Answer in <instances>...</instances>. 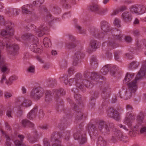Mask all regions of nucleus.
Here are the masks:
<instances>
[{
	"label": "nucleus",
	"mask_w": 146,
	"mask_h": 146,
	"mask_svg": "<svg viewBox=\"0 0 146 146\" xmlns=\"http://www.w3.org/2000/svg\"><path fill=\"white\" fill-rule=\"evenodd\" d=\"M138 73L134 80L127 84L128 89L126 90H124L120 92L117 94V96H119L121 98L125 100H127L130 98L132 96V93H134L137 90V80L141 78L142 77L139 75L138 76Z\"/></svg>",
	"instance_id": "obj_1"
},
{
	"label": "nucleus",
	"mask_w": 146,
	"mask_h": 146,
	"mask_svg": "<svg viewBox=\"0 0 146 146\" xmlns=\"http://www.w3.org/2000/svg\"><path fill=\"white\" fill-rule=\"evenodd\" d=\"M100 27L104 33L100 31V30L95 28L92 29L91 34L95 37L101 38H103L105 35V33L110 31L111 30L110 25L107 21L103 20L100 23Z\"/></svg>",
	"instance_id": "obj_2"
},
{
	"label": "nucleus",
	"mask_w": 146,
	"mask_h": 146,
	"mask_svg": "<svg viewBox=\"0 0 146 146\" xmlns=\"http://www.w3.org/2000/svg\"><path fill=\"white\" fill-rule=\"evenodd\" d=\"M5 46H6L8 51V54L9 57L11 59H15V56L17 54V51L19 49L18 46L15 44L11 45L10 41L6 38L2 40H0V47Z\"/></svg>",
	"instance_id": "obj_3"
},
{
	"label": "nucleus",
	"mask_w": 146,
	"mask_h": 146,
	"mask_svg": "<svg viewBox=\"0 0 146 146\" xmlns=\"http://www.w3.org/2000/svg\"><path fill=\"white\" fill-rule=\"evenodd\" d=\"M121 33V31L117 29H115L113 30V34L108 38V48L111 50L118 46V44L116 42V41L120 42L121 40L123 35Z\"/></svg>",
	"instance_id": "obj_4"
},
{
	"label": "nucleus",
	"mask_w": 146,
	"mask_h": 146,
	"mask_svg": "<svg viewBox=\"0 0 146 146\" xmlns=\"http://www.w3.org/2000/svg\"><path fill=\"white\" fill-rule=\"evenodd\" d=\"M65 91L62 88L54 89L52 92L47 91L45 93V101L47 102H50L52 100V98L54 97L56 102H61V95H65Z\"/></svg>",
	"instance_id": "obj_5"
},
{
	"label": "nucleus",
	"mask_w": 146,
	"mask_h": 146,
	"mask_svg": "<svg viewBox=\"0 0 146 146\" xmlns=\"http://www.w3.org/2000/svg\"><path fill=\"white\" fill-rule=\"evenodd\" d=\"M44 92L42 88L40 86H35L31 91L30 96L35 100H38L43 96Z\"/></svg>",
	"instance_id": "obj_6"
},
{
	"label": "nucleus",
	"mask_w": 146,
	"mask_h": 146,
	"mask_svg": "<svg viewBox=\"0 0 146 146\" xmlns=\"http://www.w3.org/2000/svg\"><path fill=\"white\" fill-rule=\"evenodd\" d=\"M83 77L82 74L80 73H77L75 75L74 78L69 79L68 82V84L69 86L75 85L78 88H84V86H82L80 84L81 79Z\"/></svg>",
	"instance_id": "obj_7"
},
{
	"label": "nucleus",
	"mask_w": 146,
	"mask_h": 146,
	"mask_svg": "<svg viewBox=\"0 0 146 146\" xmlns=\"http://www.w3.org/2000/svg\"><path fill=\"white\" fill-rule=\"evenodd\" d=\"M97 126L98 130L100 131L101 133L106 136L110 133L109 128L106 122L103 120H100L98 123Z\"/></svg>",
	"instance_id": "obj_8"
},
{
	"label": "nucleus",
	"mask_w": 146,
	"mask_h": 146,
	"mask_svg": "<svg viewBox=\"0 0 146 146\" xmlns=\"http://www.w3.org/2000/svg\"><path fill=\"white\" fill-rule=\"evenodd\" d=\"M68 101L69 102L71 108L74 111V113L75 116L76 120H80L82 119L83 117V113L80 110L78 106L70 99H68Z\"/></svg>",
	"instance_id": "obj_9"
},
{
	"label": "nucleus",
	"mask_w": 146,
	"mask_h": 146,
	"mask_svg": "<svg viewBox=\"0 0 146 146\" xmlns=\"http://www.w3.org/2000/svg\"><path fill=\"white\" fill-rule=\"evenodd\" d=\"M38 40L37 38L31 33H28V43L29 45V48L33 52L37 47Z\"/></svg>",
	"instance_id": "obj_10"
},
{
	"label": "nucleus",
	"mask_w": 146,
	"mask_h": 146,
	"mask_svg": "<svg viewBox=\"0 0 146 146\" xmlns=\"http://www.w3.org/2000/svg\"><path fill=\"white\" fill-rule=\"evenodd\" d=\"M62 135L61 133L58 132H54L52 133L50 139L51 142H54V143L52 144V146H64L61 145L60 140L59 139L62 137Z\"/></svg>",
	"instance_id": "obj_11"
},
{
	"label": "nucleus",
	"mask_w": 146,
	"mask_h": 146,
	"mask_svg": "<svg viewBox=\"0 0 146 146\" xmlns=\"http://www.w3.org/2000/svg\"><path fill=\"white\" fill-rule=\"evenodd\" d=\"M73 136L75 140H79L80 144H83L87 142L86 134H82V132L79 130H78L76 132L74 133Z\"/></svg>",
	"instance_id": "obj_12"
},
{
	"label": "nucleus",
	"mask_w": 146,
	"mask_h": 146,
	"mask_svg": "<svg viewBox=\"0 0 146 146\" xmlns=\"http://www.w3.org/2000/svg\"><path fill=\"white\" fill-rule=\"evenodd\" d=\"M108 116L112 118L116 121H118L120 119V115L119 113L113 108H110L107 111Z\"/></svg>",
	"instance_id": "obj_13"
},
{
	"label": "nucleus",
	"mask_w": 146,
	"mask_h": 146,
	"mask_svg": "<svg viewBox=\"0 0 146 146\" xmlns=\"http://www.w3.org/2000/svg\"><path fill=\"white\" fill-rule=\"evenodd\" d=\"M84 54L81 51L76 52L74 54L73 58V64L76 66L81 62V59L84 58Z\"/></svg>",
	"instance_id": "obj_14"
},
{
	"label": "nucleus",
	"mask_w": 146,
	"mask_h": 146,
	"mask_svg": "<svg viewBox=\"0 0 146 146\" xmlns=\"http://www.w3.org/2000/svg\"><path fill=\"white\" fill-rule=\"evenodd\" d=\"M81 82L80 83L81 85L83 86H84V88H79L82 91L84 92L86 90V88H92L93 86V85L92 83H91L88 80H86V79L83 80L82 78L81 79Z\"/></svg>",
	"instance_id": "obj_15"
},
{
	"label": "nucleus",
	"mask_w": 146,
	"mask_h": 146,
	"mask_svg": "<svg viewBox=\"0 0 146 146\" xmlns=\"http://www.w3.org/2000/svg\"><path fill=\"white\" fill-rule=\"evenodd\" d=\"M101 96L102 98L106 100L109 98L111 93V90L109 87H105L102 89Z\"/></svg>",
	"instance_id": "obj_16"
},
{
	"label": "nucleus",
	"mask_w": 146,
	"mask_h": 146,
	"mask_svg": "<svg viewBox=\"0 0 146 146\" xmlns=\"http://www.w3.org/2000/svg\"><path fill=\"white\" fill-rule=\"evenodd\" d=\"M97 124L96 125L91 123H89L87 127L89 133L92 132L94 134H97L98 131Z\"/></svg>",
	"instance_id": "obj_17"
},
{
	"label": "nucleus",
	"mask_w": 146,
	"mask_h": 146,
	"mask_svg": "<svg viewBox=\"0 0 146 146\" xmlns=\"http://www.w3.org/2000/svg\"><path fill=\"white\" fill-rule=\"evenodd\" d=\"M44 24H42L39 28L37 29L36 32L38 36H42L45 34V33L48 30V28L47 27L44 26Z\"/></svg>",
	"instance_id": "obj_18"
},
{
	"label": "nucleus",
	"mask_w": 146,
	"mask_h": 146,
	"mask_svg": "<svg viewBox=\"0 0 146 146\" xmlns=\"http://www.w3.org/2000/svg\"><path fill=\"white\" fill-rule=\"evenodd\" d=\"M38 107L35 106L28 113V119H33L36 116L38 111Z\"/></svg>",
	"instance_id": "obj_19"
},
{
	"label": "nucleus",
	"mask_w": 146,
	"mask_h": 146,
	"mask_svg": "<svg viewBox=\"0 0 146 146\" xmlns=\"http://www.w3.org/2000/svg\"><path fill=\"white\" fill-rule=\"evenodd\" d=\"M0 67L1 68V71L3 72H5L8 69L5 63V59L1 55V51H0Z\"/></svg>",
	"instance_id": "obj_20"
},
{
	"label": "nucleus",
	"mask_w": 146,
	"mask_h": 146,
	"mask_svg": "<svg viewBox=\"0 0 146 146\" xmlns=\"http://www.w3.org/2000/svg\"><path fill=\"white\" fill-rule=\"evenodd\" d=\"M122 17L125 22H129L132 20V17L131 14L129 12H125L122 15Z\"/></svg>",
	"instance_id": "obj_21"
},
{
	"label": "nucleus",
	"mask_w": 146,
	"mask_h": 146,
	"mask_svg": "<svg viewBox=\"0 0 146 146\" xmlns=\"http://www.w3.org/2000/svg\"><path fill=\"white\" fill-rule=\"evenodd\" d=\"M89 44L92 49H96L100 46V43L97 40L92 39L90 40Z\"/></svg>",
	"instance_id": "obj_22"
},
{
	"label": "nucleus",
	"mask_w": 146,
	"mask_h": 146,
	"mask_svg": "<svg viewBox=\"0 0 146 146\" xmlns=\"http://www.w3.org/2000/svg\"><path fill=\"white\" fill-rule=\"evenodd\" d=\"M100 7L97 4L93 3L88 7V9L91 11L96 12L97 13Z\"/></svg>",
	"instance_id": "obj_23"
},
{
	"label": "nucleus",
	"mask_w": 146,
	"mask_h": 146,
	"mask_svg": "<svg viewBox=\"0 0 146 146\" xmlns=\"http://www.w3.org/2000/svg\"><path fill=\"white\" fill-rule=\"evenodd\" d=\"M114 135L116 136L118 140L121 141H124L126 137L123 135V134L121 131L119 130L115 131L114 133Z\"/></svg>",
	"instance_id": "obj_24"
},
{
	"label": "nucleus",
	"mask_w": 146,
	"mask_h": 146,
	"mask_svg": "<svg viewBox=\"0 0 146 146\" xmlns=\"http://www.w3.org/2000/svg\"><path fill=\"white\" fill-rule=\"evenodd\" d=\"M134 76V74L133 73H127L123 80V83L126 84L132 80L133 77Z\"/></svg>",
	"instance_id": "obj_25"
},
{
	"label": "nucleus",
	"mask_w": 146,
	"mask_h": 146,
	"mask_svg": "<svg viewBox=\"0 0 146 146\" xmlns=\"http://www.w3.org/2000/svg\"><path fill=\"white\" fill-rule=\"evenodd\" d=\"M67 126V123L66 122V120L64 118L61 119L60 123L58 125V127L61 129H64L65 128H66Z\"/></svg>",
	"instance_id": "obj_26"
},
{
	"label": "nucleus",
	"mask_w": 146,
	"mask_h": 146,
	"mask_svg": "<svg viewBox=\"0 0 146 146\" xmlns=\"http://www.w3.org/2000/svg\"><path fill=\"white\" fill-rule=\"evenodd\" d=\"M101 77V75L98 73L95 72H93L92 73L90 80L97 82L100 79Z\"/></svg>",
	"instance_id": "obj_27"
},
{
	"label": "nucleus",
	"mask_w": 146,
	"mask_h": 146,
	"mask_svg": "<svg viewBox=\"0 0 146 146\" xmlns=\"http://www.w3.org/2000/svg\"><path fill=\"white\" fill-rule=\"evenodd\" d=\"M138 76L140 75L142 77L144 75H146V60L145 64L142 65L141 69L138 72Z\"/></svg>",
	"instance_id": "obj_28"
},
{
	"label": "nucleus",
	"mask_w": 146,
	"mask_h": 146,
	"mask_svg": "<svg viewBox=\"0 0 146 146\" xmlns=\"http://www.w3.org/2000/svg\"><path fill=\"white\" fill-rule=\"evenodd\" d=\"M110 67L111 66L110 64L105 65L101 70V73L103 75L106 74L109 72Z\"/></svg>",
	"instance_id": "obj_29"
},
{
	"label": "nucleus",
	"mask_w": 146,
	"mask_h": 146,
	"mask_svg": "<svg viewBox=\"0 0 146 146\" xmlns=\"http://www.w3.org/2000/svg\"><path fill=\"white\" fill-rule=\"evenodd\" d=\"M97 143L98 145L101 146H106L107 144V142L101 137H98L97 140Z\"/></svg>",
	"instance_id": "obj_30"
},
{
	"label": "nucleus",
	"mask_w": 146,
	"mask_h": 146,
	"mask_svg": "<svg viewBox=\"0 0 146 146\" xmlns=\"http://www.w3.org/2000/svg\"><path fill=\"white\" fill-rule=\"evenodd\" d=\"M56 81L55 79L49 78L47 80V83L50 87L54 86L56 84Z\"/></svg>",
	"instance_id": "obj_31"
},
{
	"label": "nucleus",
	"mask_w": 146,
	"mask_h": 146,
	"mask_svg": "<svg viewBox=\"0 0 146 146\" xmlns=\"http://www.w3.org/2000/svg\"><path fill=\"white\" fill-rule=\"evenodd\" d=\"M91 65L94 68H96L98 66V62L95 56H92L90 61Z\"/></svg>",
	"instance_id": "obj_32"
},
{
	"label": "nucleus",
	"mask_w": 146,
	"mask_h": 146,
	"mask_svg": "<svg viewBox=\"0 0 146 146\" xmlns=\"http://www.w3.org/2000/svg\"><path fill=\"white\" fill-rule=\"evenodd\" d=\"M44 0H38L37 2L36 1H34L33 2V4H28V6L31 8H32L34 6L36 5L37 7H39L40 5L43 3L44 2Z\"/></svg>",
	"instance_id": "obj_33"
},
{
	"label": "nucleus",
	"mask_w": 146,
	"mask_h": 146,
	"mask_svg": "<svg viewBox=\"0 0 146 146\" xmlns=\"http://www.w3.org/2000/svg\"><path fill=\"white\" fill-rule=\"evenodd\" d=\"M137 45L139 48H142L144 47V46H146V40L143 39L140 41H138Z\"/></svg>",
	"instance_id": "obj_34"
},
{
	"label": "nucleus",
	"mask_w": 146,
	"mask_h": 146,
	"mask_svg": "<svg viewBox=\"0 0 146 146\" xmlns=\"http://www.w3.org/2000/svg\"><path fill=\"white\" fill-rule=\"evenodd\" d=\"M43 43L45 46L46 48L51 46V42L50 40L48 38H44Z\"/></svg>",
	"instance_id": "obj_35"
},
{
	"label": "nucleus",
	"mask_w": 146,
	"mask_h": 146,
	"mask_svg": "<svg viewBox=\"0 0 146 146\" xmlns=\"http://www.w3.org/2000/svg\"><path fill=\"white\" fill-rule=\"evenodd\" d=\"M13 25L11 23H8L7 25H6L7 29L10 31V35H13L14 34V31L12 29Z\"/></svg>",
	"instance_id": "obj_36"
},
{
	"label": "nucleus",
	"mask_w": 146,
	"mask_h": 146,
	"mask_svg": "<svg viewBox=\"0 0 146 146\" xmlns=\"http://www.w3.org/2000/svg\"><path fill=\"white\" fill-rule=\"evenodd\" d=\"M70 0H62L61 3L64 7L68 8L70 7Z\"/></svg>",
	"instance_id": "obj_37"
},
{
	"label": "nucleus",
	"mask_w": 146,
	"mask_h": 146,
	"mask_svg": "<svg viewBox=\"0 0 146 146\" xmlns=\"http://www.w3.org/2000/svg\"><path fill=\"white\" fill-rule=\"evenodd\" d=\"M138 10L137 11V15H141L144 13L146 11V8L143 6L138 7Z\"/></svg>",
	"instance_id": "obj_38"
},
{
	"label": "nucleus",
	"mask_w": 146,
	"mask_h": 146,
	"mask_svg": "<svg viewBox=\"0 0 146 146\" xmlns=\"http://www.w3.org/2000/svg\"><path fill=\"white\" fill-rule=\"evenodd\" d=\"M74 97L75 99H76V102L79 104H81L82 102L81 96L77 93L74 94Z\"/></svg>",
	"instance_id": "obj_39"
},
{
	"label": "nucleus",
	"mask_w": 146,
	"mask_h": 146,
	"mask_svg": "<svg viewBox=\"0 0 146 146\" xmlns=\"http://www.w3.org/2000/svg\"><path fill=\"white\" fill-rule=\"evenodd\" d=\"M139 65V63L137 61H135L132 62L129 66V68L131 69L136 68L138 67Z\"/></svg>",
	"instance_id": "obj_40"
},
{
	"label": "nucleus",
	"mask_w": 146,
	"mask_h": 146,
	"mask_svg": "<svg viewBox=\"0 0 146 146\" xmlns=\"http://www.w3.org/2000/svg\"><path fill=\"white\" fill-rule=\"evenodd\" d=\"M92 73V72H90L88 70H86L83 73L84 76L86 78L90 79Z\"/></svg>",
	"instance_id": "obj_41"
},
{
	"label": "nucleus",
	"mask_w": 146,
	"mask_h": 146,
	"mask_svg": "<svg viewBox=\"0 0 146 146\" xmlns=\"http://www.w3.org/2000/svg\"><path fill=\"white\" fill-rule=\"evenodd\" d=\"M10 31L7 29V30H2L0 33L1 35L3 36H7L8 37L12 36L10 35Z\"/></svg>",
	"instance_id": "obj_42"
},
{
	"label": "nucleus",
	"mask_w": 146,
	"mask_h": 146,
	"mask_svg": "<svg viewBox=\"0 0 146 146\" xmlns=\"http://www.w3.org/2000/svg\"><path fill=\"white\" fill-rule=\"evenodd\" d=\"M96 101V98L93 96H92L89 101V105L91 106V108H92L95 106Z\"/></svg>",
	"instance_id": "obj_43"
},
{
	"label": "nucleus",
	"mask_w": 146,
	"mask_h": 146,
	"mask_svg": "<svg viewBox=\"0 0 146 146\" xmlns=\"http://www.w3.org/2000/svg\"><path fill=\"white\" fill-rule=\"evenodd\" d=\"M28 126L33 128V132L34 133V135L35 136H37V131L36 129H34L33 127L34 126V125L33 123L28 120Z\"/></svg>",
	"instance_id": "obj_44"
},
{
	"label": "nucleus",
	"mask_w": 146,
	"mask_h": 146,
	"mask_svg": "<svg viewBox=\"0 0 146 146\" xmlns=\"http://www.w3.org/2000/svg\"><path fill=\"white\" fill-rule=\"evenodd\" d=\"M140 128V133L146 135V125H141Z\"/></svg>",
	"instance_id": "obj_45"
},
{
	"label": "nucleus",
	"mask_w": 146,
	"mask_h": 146,
	"mask_svg": "<svg viewBox=\"0 0 146 146\" xmlns=\"http://www.w3.org/2000/svg\"><path fill=\"white\" fill-rule=\"evenodd\" d=\"M118 70V68L115 65L111 67L110 68V72L112 75H114L115 72Z\"/></svg>",
	"instance_id": "obj_46"
},
{
	"label": "nucleus",
	"mask_w": 146,
	"mask_h": 146,
	"mask_svg": "<svg viewBox=\"0 0 146 146\" xmlns=\"http://www.w3.org/2000/svg\"><path fill=\"white\" fill-rule=\"evenodd\" d=\"M10 12L12 14L17 16L19 14L20 11L18 9H12L10 10Z\"/></svg>",
	"instance_id": "obj_47"
},
{
	"label": "nucleus",
	"mask_w": 146,
	"mask_h": 146,
	"mask_svg": "<svg viewBox=\"0 0 146 146\" xmlns=\"http://www.w3.org/2000/svg\"><path fill=\"white\" fill-rule=\"evenodd\" d=\"M53 11L56 13L59 14L61 12L60 8L57 5H54L53 7Z\"/></svg>",
	"instance_id": "obj_48"
},
{
	"label": "nucleus",
	"mask_w": 146,
	"mask_h": 146,
	"mask_svg": "<svg viewBox=\"0 0 146 146\" xmlns=\"http://www.w3.org/2000/svg\"><path fill=\"white\" fill-rule=\"evenodd\" d=\"M107 9H102L100 7L99 10L97 13L101 15H103L105 14V13L107 12Z\"/></svg>",
	"instance_id": "obj_49"
},
{
	"label": "nucleus",
	"mask_w": 146,
	"mask_h": 146,
	"mask_svg": "<svg viewBox=\"0 0 146 146\" xmlns=\"http://www.w3.org/2000/svg\"><path fill=\"white\" fill-rule=\"evenodd\" d=\"M22 12L24 15H27V5H23L21 7Z\"/></svg>",
	"instance_id": "obj_50"
},
{
	"label": "nucleus",
	"mask_w": 146,
	"mask_h": 146,
	"mask_svg": "<svg viewBox=\"0 0 146 146\" xmlns=\"http://www.w3.org/2000/svg\"><path fill=\"white\" fill-rule=\"evenodd\" d=\"M124 123L129 126H131L132 125V122L130 120V119L127 117H125Z\"/></svg>",
	"instance_id": "obj_51"
},
{
	"label": "nucleus",
	"mask_w": 146,
	"mask_h": 146,
	"mask_svg": "<svg viewBox=\"0 0 146 146\" xmlns=\"http://www.w3.org/2000/svg\"><path fill=\"white\" fill-rule=\"evenodd\" d=\"M35 72V68L34 66L32 65L28 68V73L34 74Z\"/></svg>",
	"instance_id": "obj_52"
},
{
	"label": "nucleus",
	"mask_w": 146,
	"mask_h": 146,
	"mask_svg": "<svg viewBox=\"0 0 146 146\" xmlns=\"http://www.w3.org/2000/svg\"><path fill=\"white\" fill-rule=\"evenodd\" d=\"M66 46L68 48H72L75 47L76 44L74 42H69L66 44Z\"/></svg>",
	"instance_id": "obj_53"
},
{
	"label": "nucleus",
	"mask_w": 146,
	"mask_h": 146,
	"mask_svg": "<svg viewBox=\"0 0 146 146\" xmlns=\"http://www.w3.org/2000/svg\"><path fill=\"white\" fill-rule=\"evenodd\" d=\"M44 115V113L43 112L42 110L40 109L39 110L38 112V118L39 119H41L43 117Z\"/></svg>",
	"instance_id": "obj_54"
},
{
	"label": "nucleus",
	"mask_w": 146,
	"mask_h": 146,
	"mask_svg": "<svg viewBox=\"0 0 146 146\" xmlns=\"http://www.w3.org/2000/svg\"><path fill=\"white\" fill-rule=\"evenodd\" d=\"M28 140L30 143H33L36 141V139L34 137H32L31 135H28Z\"/></svg>",
	"instance_id": "obj_55"
},
{
	"label": "nucleus",
	"mask_w": 146,
	"mask_h": 146,
	"mask_svg": "<svg viewBox=\"0 0 146 146\" xmlns=\"http://www.w3.org/2000/svg\"><path fill=\"white\" fill-rule=\"evenodd\" d=\"M14 143L15 146H26L22 142L18 140L15 141Z\"/></svg>",
	"instance_id": "obj_56"
},
{
	"label": "nucleus",
	"mask_w": 146,
	"mask_h": 146,
	"mask_svg": "<svg viewBox=\"0 0 146 146\" xmlns=\"http://www.w3.org/2000/svg\"><path fill=\"white\" fill-rule=\"evenodd\" d=\"M60 78V79L62 78H64L62 80L64 81V82L65 84L66 85L67 84H68V82L69 81L68 80V76L66 75H64L62 77H61Z\"/></svg>",
	"instance_id": "obj_57"
},
{
	"label": "nucleus",
	"mask_w": 146,
	"mask_h": 146,
	"mask_svg": "<svg viewBox=\"0 0 146 146\" xmlns=\"http://www.w3.org/2000/svg\"><path fill=\"white\" fill-rule=\"evenodd\" d=\"M130 9L131 12H133L137 14V11L138 10V7L135 5H134L131 6L130 8Z\"/></svg>",
	"instance_id": "obj_58"
},
{
	"label": "nucleus",
	"mask_w": 146,
	"mask_h": 146,
	"mask_svg": "<svg viewBox=\"0 0 146 146\" xmlns=\"http://www.w3.org/2000/svg\"><path fill=\"white\" fill-rule=\"evenodd\" d=\"M59 102H57V105L56 106V110L58 112H59L60 111H62V110H63V106L62 104L60 105L59 104Z\"/></svg>",
	"instance_id": "obj_59"
},
{
	"label": "nucleus",
	"mask_w": 146,
	"mask_h": 146,
	"mask_svg": "<svg viewBox=\"0 0 146 146\" xmlns=\"http://www.w3.org/2000/svg\"><path fill=\"white\" fill-rule=\"evenodd\" d=\"M76 28L78 29L79 32L80 34L84 33L85 31V30L84 29H82V27L78 25H76Z\"/></svg>",
	"instance_id": "obj_60"
},
{
	"label": "nucleus",
	"mask_w": 146,
	"mask_h": 146,
	"mask_svg": "<svg viewBox=\"0 0 146 146\" xmlns=\"http://www.w3.org/2000/svg\"><path fill=\"white\" fill-rule=\"evenodd\" d=\"M121 21L118 19L115 18L114 20V24L115 26L118 27H120Z\"/></svg>",
	"instance_id": "obj_61"
},
{
	"label": "nucleus",
	"mask_w": 146,
	"mask_h": 146,
	"mask_svg": "<svg viewBox=\"0 0 146 146\" xmlns=\"http://www.w3.org/2000/svg\"><path fill=\"white\" fill-rule=\"evenodd\" d=\"M75 72L74 68L70 67L68 69V73L69 75H72Z\"/></svg>",
	"instance_id": "obj_62"
},
{
	"label": "nucleus",
	"mask_w": 146,
	"mask_h": 146,
	"mask_svg": "<svg viewBox=\"0 0 146 146\" xmlns=\"http://www.w3.org/2000/svg\"><path fill=\"white\" fill-rule=\"evenodd\" d=\"M33 9H28V15H31V18L34 17L35 16V13L33 11Z\"/></svg>",
	"instance_id": "obj_63"
},
{
	"label": "nucleus",
	"mask_w": 146,
	"mask_h": 146,
	"mask_svg": "<svg viewBox=\"0 0 146 146\" xmlns=\"http://www.w3.org/2000/svg\"><path fill=\"white\" fill-rule=\"evenodd\" d=\"M132 111L130 112H128L126 114V117H127L129 118H131V119L135 117V115L134 114H133Z\"/></svg>",
	"instance_id": "obj_64"
}]
</instances>
